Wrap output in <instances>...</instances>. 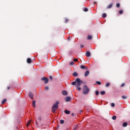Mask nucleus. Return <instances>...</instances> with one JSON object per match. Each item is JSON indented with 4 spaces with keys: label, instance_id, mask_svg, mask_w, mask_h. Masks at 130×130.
Listing matches in <instances>:
<instances>
[{
    "label": "nucleus",
    "instance_id": "nucleus-1",
    "mask_svg": "<svg viewBox=\"0 0 130 130\" xmlns=\"http://www.w3.org/2000/svg\"><path fill=\"white\" fill-rule=\"evenodd\" d=\"M76 82H77L76 87L77 88V90H78V91H81V88L80 87V86H81V84H83V81L81 80L80 78H77L76 79Z\"/></svg>",
    "mask_w": 130,
    "mask_h": 130
},
{
    "label": "nucleus",
    "instance_id": "nucleus-2",
    "mask_svg": "<svg viewBox=\"0 0 130 130\" xmlns=\"http://www.w3.org/2000/svg\"><path fill=\"white\" fill-rule=\"evenodd\" d=\"M58 104H59V102H56L55 104L53 105L52 107V112L54 113L57 109H58Z\"/></svg>",
    "mask_w": 130,
    "mask_h": 130
},
{
    "label": "nucleus",
    "instance_id": "nucleus-3",
    "mask_svg": "<svg viewBox=\"0 0 130 130\" xmlns=\"http://www.w3.org/2000/svg\"><path fill=\"white\" fill-rule=\"evenodd\" d=\"M89 91H90V90L89 89V88H88L87 85H84L83 89V94H84V95H87V94L89 93Z\"/></svg>",
    "mask_w": 130,
    "mask_h": 130
},
{
    "label": "nucleus",
    "instance_id": "nucleus-4",
    "mask_svg": "<svg viewBox=\"0 0 130 130\" xmlns=\"http://www.w3.org/2000/svg\"><path fill=\"white\" fill-rule=\"evenodd\" d=\"M42 81H44V83L45 84H47V83H48V78L44 77L43 78H41Z\"/></svg>",
    "mask_w": 130,
    "mask_h": 130
},
{
    "label": "nucleus",
    "instance_id": "nucleus-5",
    "mask_svg": "<svg viewBox=\"0 0 130 130\" xmlns=\"http://www.w3.org/2000/svg\"><path fill=\"white\" fill-rule=\"evenodd\" d=\"M85 55H86V56H87V57H89L91 56V53L90 52V51H87L85 53Z\"/></svg>",
    "mask_w": 130,
    "mask_h": 130
},
{
    "label": "nucleus",
    "instance_id": "nucleus-6",
    "mask_svg": "<svg viewBox=\"0 0 130 130\" xmlns=\"http://www.w3.org/2000/svg\"><path fill=\"white\" fill-rule=\"evenodd\" d=\"M89 74H90V71H86L84 73V77H88V76H89Z\"/></svg>",
    "mask_w": 130,
    "mask_h": 130
},
{
    "label": "nucleus",
    "instance_id": "nucleus-7",
    "mask_svg": "<svg viewBox=\"0 0 130 130\" xmlns=\"http://www.w3.org/2000/svg\"><path fill=\"white\" fill-rule=\"evenodd\" d=\"M28 96L30 99H33V93H32L31 92L28 93Z\"/></svg>",
    "mask_w": 130,
    "mask_h": 130
},
{
    "label": "nucleus",
    "instance_id": "nucleus-8",
    "mask_svg": "<svg viewBox=\"0 0 130 130\" xmlns=\"http://www.w3.org/2000/svg\"><path fill=\"white\" fill-rule=\"evenodd\" d=\"M80 69H81L82 70H88V68H87L85 66L83 65H81L80 66Z\"/></svg>",
    "mask_w": 130,
    "mask_h": 130
},
{
    "label": "nucleus",
    "instance_id": "nucleus-9",
    "mask_svg": "<svg viewBox=\"0 0 130 130\" xmlns=\"http://www.w3.org/2000/svg\"><path fill=\"white\" fill-rule=\"evenodd\" d=\"M71 101V97L68 96L66 98V102H70Z\"/></svg>",
    "mask_w": 130,
    "mask_h": 130
},
{
    "label": "nucleus",
    "instance_id": "nucleus-10",
    "mask_svg": "<svg viewBox=\"0 0 130 130\" xmlns=\"http://www.w3.org/2000/svg\"><path fill=\"white\" fill-rule=\"evenodd\" d=\"M26 61L27 63H31V62H32V60L31 59V58H28L26 60Z\"/></svg>",
    "mask_w": 130,
    "mask_h": 130
},
{
    "label": "nucleus",
    "instance_id": "nucleus-11",
    "mask_svg": "<svg viewBox=\"0 0 130 130\" xmlns=\"http://www.w3.org/2000/svg\"><path fill=\"white\" fill-rule=\"evenodd\" d=\"M113 6V4L112 3L110 4L108 7H107V9H111L112 8V6Z\"/></svg>",
    "mask_w": 130,
    "mask_h": 130
},
{
    "label": "nucleus",
    "instance_id": "nucleus-12",
    "mask_svg": "<svg viewBox=\"0 0 130 130\" xmlns=\"http://www.w3.org/2000/svg\"><path fill=\"white\" fill-rule=\"evenodd\" d=\"M92 38H93V37L92 36L88 35L87 39V40H91Z\"/></svg>",
    "mask_w": 130,
    "mask_h": 130
},
{
    "label": "nucleus",
    "instance_id": "nucleus-13",
    "mask_svg": "<svg viewBox=\"0 0 130 130\" xmlns=\"http://www.w3.org/2000/svg\"><path fill=\"white\" fill-rule=\"evenodd\" d=\"M62 95H64V96H66V95H68V92L66 90H63L62 91Z\"/></svg>",
    "mask_w": 130,
    "mask_h": 130
},
{
    "label": "nucleus",
    "instance_id": "nucleus-14",
    "mask_svg": "<svg viewBox=\"0 0 130 130\" xmlns=\"http://www.w3.org/2000/svg\"><path fill=\"white\" fill-rule=\"evenodd\" d=\"M36 103V101H32V106H33V107H34V108H35V107H36V106L35 105Z\"/></svg>",
    "mask_w": 130,
    "mask_h": 130
},
{
    "label": "nucleus",
    "instance_id": "nucleus-15",
    "mask_svg": "<svg viewBox=\"0 0 130 130\" xmlns=\"http://www.w3.org/2000/svg\"><path fill=\"white\" fill-rule=\"evenodd\" d=\"M64 113H66V114H70V113H71V111H70L68 110H66L64 111Z\"/></svg>",
    "mask_w": 130,
    "mask_h": 130
},
{
    "label": "nucleus",
    "instance_id": "nucleus-16",
    "mask_svg": "<svg viewBox=\"0 0 130 130\" xmlns=\"http://www.w3.org/2000/svg\"><path fill=\"white\" fill-rule=\"evenodd\" d=\"M73 77H78V73L77 72H74L73 74Z\"/></svg>",
    "mask_w": 130,
    "mask_h": 130
},
{
    "label": "nucleus",
    "instance_id": "nucleus-17",
    "mask_svg": "<svg viewBox=\"0 0 130 130\" xmlns=\"http://www.w3.org/2000/svg\"><path fill=\"white\" fill-rule=\"evenodd\" d=\"M127 126V123L126 122L123 123L122 126H123L124 127H125V126Z\"/></svg>",
    "mask_w": 130,
    "mask_h": 130
},
{
    "label": "nucleus",
    "instance_id": "nucleus-18",
    "mask_svg": "<svg viewBox=\"0 0 130 130\" xmlns=\"http://www.w3.org/2000/svg\"><path fill=\"white\" fill-rule=\"evenodd\" d=\"M31 123V120H29L27 122V123H26V126H29V125H30Z\"/></svg>",
    "mask_w": 130,
    "mask_h": 130
},
{
    "label": "nucleus",
    "instance_id": "nucleus-19",
    "mask_svg": "<svg viewBox=\"0 0 130 130\" xmlns=\"http://www.w3.org/2000/svg\"><path fill=\"white\" fill-rule=\"evenodd\" d=\"M6 102H7V99H4L2 102V104H4Z\"/></svg>",
    "mask_w": 130,
    "mask_h": 130
},
{
    "label": "nucleus",
    "instance_id": "nucleus-20",
    "mask_svg": "<svg viewBox=\"0 0 130 130\" xmlns=\"http://www.w3.org/2000/svg\"><path fill=\"white\" fill-rule=\"evenodd\" d=\"M76 83H77V81H76V79H75V81L72 82V85H73V86H75V85H76Z\"/></svg>",
    "mask_w": 130,
    "mask_h": 130
},
{
    "label": "nucleus",
    "instance_id": "nucleus-21",
    "mask_svg": "<svg viewBox=\"0 0 130 130\" xmlns=\"http://www.w3.org/2000/svg\"><path fill=\"white\" fill-rule=\"evenodd\" d=\"M101 95H105V91H102L100 92Z\"/></svg>",
    "mask_w": 130,
    "mask_h": 130
},
{
    "label": "nucleus",
    "instance_id": "nucleus-22",
    "mask_svg": "<svg viewBox=\"0 0 130 130\" xmlns=\"http://www.w3.org/2000/svg\"><path fill=\"white\" fill-rule=\"evenodd\" d=\"M106 16H107L106 13H103L102 14L103 18H106Z\"/></svg>",
    "mask_w": 130,
    "mask_h": 130
},
{
    "label": "nucleus",
    "instance_id": "nucleus-23",
    "mask_svg": "<svg viewBox=\"0 0 130 130\" xmlns=\"http://www.w3.org/2000/svg\"><path fill=\"white\" fill-rule=\"evenodd\" d=\"M127 96L126 95H123L122 96V99H127Z\"/></svg>",
    "mask_w": 130,
    "mask_h": 130
},
{
    "label": "nucleus",
    "instance_id": "nucleus-24",
    "mask_svg": "<svg viewBox=\"0 0 130 130\" xmlns=\"http://www.w3.org/2000/svg\"><path fill=\"white\" fill-rule=\"evenodd\" d=\"M60 123L61 124H63V123H64V121L63 120H61L60 121Z\"/></svg>",
    "mask_w": 130,
    "mask_h": 130
},
{
    "label": "nucleus",
    "instance_id": "nucleus-25",
    "mask_svg": "<svg viewBox=\"0 0 130 130\" xmlns=\"http://www.w3.org/2000/svg\"><path fill=\"white\" fill-rule=\"evenodd\" d=\"M109 86H110V83H107L105 85V87H109Z\"/></svg>",
    "mask_w": 130,
    "mask_h": 130
},
{
    "label": "nucleus",
    "instance_id": "nucleus-26",
    "mask_svg": "<svg viewBox=\"0 0 130 130\" xmlns=\"http://www.w3.org/2000/svg\"><path fill=\"white\" fill-rule=\"evenodd\" d=\"M95 93V95H99V91L96 90Z\"/></svg>",
    "mask_w": 130,
    "mask_h": 130
},
{
    "label": "nucleus",
    "instance_id": "nucleus-27",
    "mask_svg": "<svg viewBox=\"0 0 130 130\" xmlns=\"http://www.w3.org/2000/svg\"><path fill=\"white\" fill-rule=\"evenodd\" d=\"M38 120H39V121H41V120H42V118L41 117V116H39L38 117Z\"/></svg>",
    "mask_w": 130,
    "mask_h": 130
},
{
    "label": "nucleus",
    "instance_id": "nucleus-28",
    "mask_svg": "<svg viewBox=\"0 0 130 130\" xmlns=\"http://www.w3.org/2000/svg\"><path fill=\"white\" fill-rule=\"evenodd\" d=\"M120 7V4H119V3H117L116 4V7L117 8H119Z\"/></svg>",
    "mask_w": 130,
    "mask_h": 130
},
{
    "label": "nucleus",
    "instance_id": "nucleus-29",
    "mask_svg": "<svg viewBox=\"0 0 130 130\" xmlns=\"http://www.w3.org/2000/svg\"><path fill=\"white\" fill-rule=\"evenodd\" d=\"M96 84H97L98 85H101V82L100 81H96Z\"/></svg>",
    "mask_w": 130,
    "mask_h": 130
},
{
    "label": "nucleus",
    "instance_id": "nucleus-30",
    "mask_svg": "<svg viewBox=\"0 0 130 130\" xmlns=\"http://www.w3.org/2000/svg\"><path fill=\"white\" fill-rule=\"evenodd\" d=\"M111 105L112 107H114V106H115V104L114 103H111Z\"/></svg>",
    "mask_w": 130,
    "mask_h": 130
},
{
    "label": "nucleus",
    "instance_id": "nucleus-31",
    "mask_svg": "<svg viewBox=\"0 0 130 130\" xmlns=\"http://www.w3.org/2000/svg\"><path fill=\"white\" fill-rule=\"evenodd\" d=\"M112 119H113V120H115V119H116V116H113L112 117Z\"/></svg>",
    "mask_w": 130,
    "mask_h": 130
},
{
    "label": "nucleus",
    "instance_id": "nucleus-32",
    "mask_svg": "<svg viewBox=\"0 0 130 130\" xmlns=\"http://www.w3.org/2000/svg\"><path fill=\"white\" fill-rule=\"evenodd\" d=\"M70 66H73V64H75V63L73 61H71L70 63Z\"/></svg>",
    "mask_w": 130,
    "mask_h": 130
},
{
    "label": "nucleus",
    "instance_id": "nucleus-33",
    "mask_svg": "<svg viewBox=\"0 0 130 130\" xmlns=\"http://www.w3.org/2000/svg\"><path fill=\"white\" fill-rule=\"evenodd\" d=\"M123 13V11H122V10H120L119 11V14H122Z\"/></svg>",
    "mask_w": 130,
    "mask_h": 130
},
{
    "label": "nucleus",
    "instance_id": "nucleus-34",
    "mask_svg": "<svg viewBox=\"0 0 130 130\" xmlns=\"http://www.w3.org/2000/svg\"><path fill=\"white\" fill-rule=\"evenodd\" d=\"M68 22H69V19H68L66 18V19H65L64 23H68Z\"/></svg>",
    "mask_w": 130,
    "mask_h": 130
},
{
    "label": "nucleus",
    "instance_id": "nucleus-35",
    "mask_svg": "<svg viewBox=\"0 0 130 130\" xmlns=\"http://www.w3.org/2000/svg\"><path fill=\"white\" fill-rule=\"evenodd\" d=\"M84 12H88V8H84Z\"/></svg>",
    "mask_w": 130,
    "mask_h": 130
},
{
    "label": "nucleus",
    "instance_id": "nucleus-36",
    "mask_svg": "<svg viewBox=\"0 0 130 130\" xmlns=\"http://www.w3.org/2000/svg\"><path fill=\"white\" fill-rule=\"evenodd\" d=\"M48 89H49V87H48V86L45 87V90H48Z\"/></svg>",
    "mask_w": 130,
    "mask_h": 130
},
{
    "label": "nucleus",
    "instance_id": "nucleus-37",
    "mask_svg": "<svg viewBox=\"0 0 130 130\" xmlns=\"http://www.w3.org/2000/svg\"><path fill=\"white\" fill-rule=\"evenodd\" d=\"M120 87H124V83H122L121 85H120Z\"/></svg>",
    "mask_w": 130,
    "mask_h": 130
},
{
    "label": "nucleus",
    "instance_id": "nucleus-38",
    "mask_svg": "<svg viewBox=\"0 0 130 130\" xmlns=\"http://www.w3.org/2000/svg\"><path fill=\"white\" fill-rule=\"evenodd\" d=\"M74 61H75V62H76V61H78V59L77 58H75L74 59Z\"/></svg>",
    "mask_w": 130,
    "mask_h": 130
},
{
    "label": "nucleus",
    "instance_id": "nucleus-39",
    "mask_svg": "<svg viewBox=\"0 0 130 130\" xmlns=\"http://www.w3.org/2000/svg\"><path fill=\"white\" fill-rule=\"evenodd\" d=\"M49 78H50V80H52V76H49Z\"/></svg>",
    "mask_w": 130,
    "mask_h": 130
},
{
    "label": "nucleus",
    "instance_id": "nucleus-40",
    "mask_svg": "<svg viewBox=\"0 0 130 130\" xmlns=\"http://www.w3.org/2000/svg\"><path fill=\"white\" fill-rule=\"evenodd\" d=\"M10 88H11V87H10V86H8L7 87V89L8 90H10Z\"/></svg>",
    "mask_w": 130,
    "mask_h": 130
},
{
    "label": "nucleus",
    "instance_id": "nucleus-41",
    "mask_svg": "<svg viewBox=\"0 0 130 130\" xmlns=\"http://www.w3.org/2000/svg\"><path fill=\"white\" fill-rule=\"evenodd\" d=\"M80 46H81V48H83V47H84V45H81Z\"/></svg>",
    "mask_w": 130,
    "mask_h": 130
},
{
    "label": "nucleus",
    "instance_id": "nucleus-42",
    "mask_svg": "<svg viewBox=\"0 0 130 130\" xmlns=\"http://www.w3.org/2000/svg\"><path fill=\"white\" fill-rule=\"evenodd\" d=\"M79 112L80 113H82V112H83V111H82V110H79Z\"/></svg>",
    "mask_w": 130,
    "mask_h": 130
},
{
    "label": "nucleus",
    "instance_id": "nucleus-43",
    "mask_svg": "<svg viewBox=\"0 0 130 130\" xmlns=\"http://www.w3.org/2000/svg\"><path fill=\"white\" fill-rule=\"evenodd\" d=\"M71 115H72V116H74V115H75V114H74V113H72Z\"/></svg>",
    "mask_w": 130,
    "mask_h": 130
},
{
    "label": "nucleus",
    "instance_id": "nucleus-44",
    "mask_svg": "<svg viewBox=\"0 0 130 130\" xmlns=\"http://www.w3.org/2000/svg\"><path fill=\"white\" fill-rule=\"evenodd\" d=\"M76 129H77V126H76V127H74V130H76Z\"/></svg>",
    "mask_w": 130,
    "mask_h": 130
},
{
    "label": "nucleus",
    "instance_id": "nucleus-45",
    "mask_svg": "<svg viewBox=\"0 0 130 130\" xmlns=\"http://www.w3.org/2000/svg\"><path fill=\"white\" fill-rule=\"evenodd\" d=\"M94 4H96V2H94Z\"/></svg>",
    "mask_w": 130,
    "mask_h": 130
},
{
    "label": "nucleus",
    "instance_id": "nucleus-46",
    "mask_svg": "<svg viewBox=\"0 0 130 130\" xmlns=\"http://www.w3.org/2000/svg\"><path fill=\"white\" fill-rule=\"evenodd\" d=\"M67 130H69V129H67Z\"/></svg>",
    "mask_w": 130,
    "mask_h": 130
}]
</instances>
